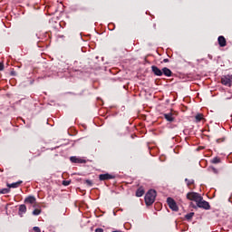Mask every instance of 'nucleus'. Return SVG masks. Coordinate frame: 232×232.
Returning <instances> with one entry per match:
<instances>
[{
    "label": "nucleus",
    "instance_id": "nucleus-26",
    "mask_svg": "<svg viewBox=\"0 0 232 232\" xmlns=\"http://www.w3.org/2000/svg\"><path fill=\"white\" fill-rule=\"evenodd\" d=\"M95 232H104V229H102V228H96Z\"/></svg>",
    "mask_w": 232,
    "mask_h": 232
},
{
    "label": "nucleus",
    "instance_id": "nucleus-20",
    "mask_svg": "<svg viewBox=\"0 0 232 232\" xmlns=\"http://www.w3.org/2000/svg\"><path fill=\"white\" fill-rule=\"evenodd\" d=\"M212 164H220V158H218V157L214 158L212 160Z\"/></svg>",
    "mask_w": 232,
    "mask_h": 232
},
{
    "label": "nucleus",
    "instance_id": "nucleus-10",
    "mask_svg": "<svg viewBox=\"0 0 232 232\" xmlns=\"http://www.w3.org/2000/svg\"><path fill=\"white\" fill-rule=\"evenodd\" d=\"M163 116L166 119V121H168V122H173L175 121V116H173L172 112L165 113L163 114Z\"/></svg>",
    "mask_w": 232,
    "mask_h": 232
},
{
    "label": "nucleus",
    "instance_id": "nucleus-8",
    "mask_svg": "<svg viewBox=\"0 0 232 232\" xmlns=\"http://www.w3.org/2000/svg\"><path fill=\"white\" fill-rule=\"evenodd\" d=\"M218 43L221 48H224L227 44V42L226 41V37H224L223 35L218 36Z\"/></svg>",
    "mask_w": 232,
    "mask_h": 232
},
{
    "label": "nucleus",
    "instance_id": "nucleus-15",
    "mask_svg": "<svg viewBox=\"0 0 232 232\" xmlns=\"http://www.w3.org/2000/svg\"><path fill=\"white\" fill-rule=\"evenodd\" d=\"M144 195V188L140 187L136 191V197H142Z\"/></svg>",
    "mask_w": 232,
    "mask_h": 232
},
{
    "label": "nucleus",
    "instance_id": "nucleus-9",
    "mask_svg": "<svg viewBox=\"0 0 232 232\" xmlns=\"http://www.w3.org/2000/svg\"><path fill=\"white\" fill-rule=\"evenodd\" d=\"M151 70H152L154 75H157L158 77L162 76V70L159 69V67L152 65Z\"/></svg>",
    "mask_w": 232,
    "mask_h": 232
},
{
    "label": "nucleus",
    "instance_id": "nucleus-3",
    "mask_svg": "<svg viewBox=\"0 0 232 232\" xmlns=\"http://www.w3.org/2000/svg\"><path fill=\"white\" fill-rule=\"evenodd\" d=\"M167 204L169 208L172 209V211H179V206H177V202H175V199H173L172 198H167Z\"/></svg>",
    "mask_w": 232,
    "mask_h": 232
},
{
    "label": "nucleus",
    "instance_id": "nucleus-23",
    "mask_svg": "<svg viewBox=\"0 0 232 232\" xmlns=\"http://www.w3.org/2000/svg\"><path fill=\"white\" fill-rule=\"evenodd\" d=\"M70 180H63V186H70Z\"/></svg>",
    "mask_w": 232,
    "mask_h": 232
},
{
    "label": "nucleus",
    "instance_id": "nucleus-13",
    "mask_svg": "<svg viewBox=\"0 0 232 232\" xmlns=\"http://www.w3.org/2000/svg\"><path fill=\"white\" fill-rule=\"evenodd\" d=\"M20 184H23V181H17V182H14V183H12V184H7V188L10 189V188H19V185Z\"/></svg>",
    "mask_w": 232,
    "mask_h": 232
},
{
    "label": "nucleus",
    "instance_id": "nucleus-18",
    "mask_svg": "<svg viewBox=\"0 0 232 232\" xmlns=\"http://www.w3.org/2000/svg\"><path fill=\"white\" fill-rule=\"evenodd\" d=\"M0 193L2 195H6V193H10V188H2V189H0Z\"/></svg>",
    "mask_w": 232,
    "mask_h": 232
},
{
    "label": "nucleus",
    "instance_id": "nucleus-7",
    "mask_svg": "<svg viewBox=\"0 0 232 232\" xmlns=\"http://www.w3.org/2000/svg\"><path fill=\"white\" fill-rule=\"evenodd\" d=\"M100 180H111V179H115V176L111 175V174H101L99 176Z\"/></svg>",
    "mask_w": 232,
    "mask_h": 232
},
{
    "label": "nucleus",
    "instance_id": "nucleus-14",
    "mask_svg": "<svg viewBox=\"0 0 232 232\" xmlns=\"http://www.w3.org/2000/svg\"><path fill=\"white\" fill-rule=\"evenodd\" d=\"M24 213H26V205H20L19 215L23 217Z\"/></svg>",
    "mask_w": 232,
    "mask_h": 232
},
{
    "label": "nucleus",
    "instance_id": "nucleus-6",
    "mask_svg": "<svg viewBox=\"0 0 232 232\" xmlns=\"http://www.w3.org/2000/svg\"><path fill=\"white\" fill-rule=\"evenodd\" d=\"M71 162H74V164H85L86 160H82L81 158H77L75 156H72L70 158Z\"/></svg>",
    "mask_w": 232,
    "mask_h": 232
},
{
    "label": "nucleus",
    "instance_id": "nucleus-12",
    "mask_svg": "<svg viewBox=\"0 0 232 232\" xmlns=\"http://www.w3.org/2000/svg\"><path fill=\"white\" fill-rule=\"evenodd\" d=\"M161 72L166 75V77H171V70L168 69L167 67H164Z\"/></svg>",
    "mask_w": 232,
    "mask_h": 232
},
{
    "label": "nucleus",
    "instance_id": "nucleus-24",
    "mask_svg": "<svg viewBox=\"0 0 232 232\" xmlns=\"http://www.w3.org/2000/svg\"><path fill=\"white\" fill-rule=\"evenodd\" d=\"M33 229L34 232H41V228H39L38 227H34Z\"/></svg>",
    "mask_w": 232,
    "mask_h": 232
},
{
    "label": "nucleus",
    "instance_id": "nucleus-5",
    "mask_svg": "<svg viewBox=\"0 0 232 232\" xmlns=\"http://www.w3.org/2000/svg\"><path fill=\"white\" fill-rule=\"evenodd\" d=\"M25 204H32L33 208H37V201L35 199V197L29 196L24 199Z\"/></svg>",
    "mask_w": 232,
    "mask_h": 232
},
{
    "label": "nucleus",
    "instance_id": "nucleus-19",
    "mask_svg": "<svg viewBox=\"0 0 232 232\" xmlns=\"http://www.w3.org/2000/svg\"><path fill=\"white\" fill-rule=\"evenodd\" d=\"M195 215V213H193V212H190V213H188V214H187L186 216H185V218H187V220H191V218H193V216Z\"/></svg>",
    "mask_w": 232,
    "mask_h": 232
},
{
    "label": "nucleus",
    "instance_id": "nucleus-27",
    "mask_svg": "<svg viewBox=\"0 0 232 232\" xmlns=\"http://www.w3.org/2000/svg\"><path fill=\"white\" fill-rule=\"evenodd\" d=\"M163 63H169V60L166 58L163 60Z\"/></svg>",
    "mask_w": 232,
    "mask_h": 232
},
{
    "label": "nucleus",
    "instance_id": "nucleus-25",
    "mask_svg": "<svg viewBox=\"0 0 232 232\" xmlns=\"http://www.w3.org/2000/svg\"><path fill=\"white\" fill-rule=\"evenodd\" d=\"M3 70H5V64L0 63V72H3Z\"/></svg>",
    "mask_w": 232,
    "mask_h": 232
},
{
    "label": "nucleus",
    "instance_id": "nucleus-16",
    "mask_svg": "<svg viewBox=\"0 0 232 232\" xmlns=\"http://www.w3.org/2000/svg\"><path fill=\"white\" fill-rule=\"evenodd\" d=\"M195 119H196V122H200V121H204V114H202V113H198V114L195 116Z\"/></svg>",
    "mask_w": 232,
    "mask_h": 232
},
{
    "label": "nucleus",
    "instance_id": "nucleus-11",
    "mask_svg": "<svg viewBox=\"0 0 232 232\" xmlns=\"http://www.w3.org/2000/svg\"><path fill=\"white\" fill-rule=\"evenodd\" d=\"M221 84H224V86H228L230 88L231 79L224 76L223 78H221Z\"/></svg>",
    "mask_w": 232,
    "mask_h": 232
},
{
    "label": "nucleus",
    "instance_id": "nucleus-22",
    "mask_svg": "<svg viewBox=\"0 0 232 232\" xmlns=\"http://www.w3.org/2000/svg\"><path fill=\"white\" fill-rule=\"evenodd\" d=\"M85 184L88 185L89 187H92V186H93V181H92L90 179H86Z\"/></svg>",
    "mask_w": 232,
    "mask_h": 232
},
{
    "label": "nucleus",
    "instance_id": "nucleus-2",
    "mask_svg": "<svg viewBox=\"0 0 232 232\" xmlns=\"http://www.w3.org/2000/svg\"><path fill=\"white\" fill-rule=\"evenodd\" d=\"M187 198L188 200H192L193 202H196V204H198V202H200V200H202V196H200V194L197 192H188L187 194Z\"/></svg>",
    "mask_w": 232,
    "mask_h": 232
},
{
    "label": "nucleus",
    "instance_id": "nucleus-4",
    "mask_svg": "<svg viewBox=\"0 0 232 232\" xmlns=\"http://www.w3.org/2000/svg\"><path fill=\"white\" fill-rule=\"evenodd\" d=\"M198 208H201L202 209H210L211 206H209V202L204 200L203 198H201V200H199L197 203Z\"/></svg>",
    "mask_w": 232,
    "mask_h": 232
},
{
    "label": "nucleus",
    "instance_id": "nucleus-21",
    "mask_svg": "<svg viewBox=\"0 0 232 232\" xmlns=\"http://www.w3.org/2000/svg\"><path fill=\"white\" fill-rule=\"evenodd\" d=\"M33 215L37 216V215H41V209L36 208L33 211Z\"/></svg>",
    "mask_w": 232,
    "mask_h": 232
},
{
    "label": "nucleus",
    "instance_id": "nucleus-17",
    "mask_svg": "<svg viewBox=\"0 0 232 232\" xmlns=\"http://www.w3.org/2000/svg\"><path fill=\"white\" fill-rule=\"evenodd\" d=\"M185 181L187 182L188 188H191V186H193V184H195V181L193 179H186Z\"/></svg>",
    "mask_w": 232,
    "mask_h": 232
},
{
    "label": "nucleus",
    "instance_id": "nucleus-1",
    "mask_svg": "<svg viewBox=\"0 0 232 232\" xmlns=\"http://www.w3.org/2000/svg\"><path fill=\"white\" fill-rule=\"evenodd\" d=\"M155 198H157V191L155 189H150L145 195V203L147 206H151L153 202H155Z\"/></svg>",
    "mask_w": 232,
    "mask_h": 232
}]
</instances>
